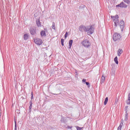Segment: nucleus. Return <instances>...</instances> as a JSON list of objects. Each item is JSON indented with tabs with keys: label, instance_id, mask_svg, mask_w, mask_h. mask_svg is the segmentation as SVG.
Masks as SVG:
<instances>
[{
	"label": "nucleus",
	"instance_id": "nucleus-8",
	"mask_svg": "<svg viewBox=\"0 0 130 130\" xmlns=\"http://www.w3.org/2000/svg\"><path fill=\"white\" fill-rule=\"evenodd\" d=\"M29 31L31 35H35V34H36V28L35 27L30 28Z\"/></svg>",
	"mask_w": 130,
	"mask_h": 130
},
{
	"label": "nucleus",
	"instance_id": "nucleus-23",
	"mask_svg": "<svg viewBox=\"0 0 130 130\" xmlns=\"http://www.w3.org/2000/svg\"><path fill=\"white\" fill-rule=\"evenodd\" d=\"M126 103L127 105H130V100H127L126 101Z\"/></svg>",
	"mask_w": 130,
	"mask_h": 130
},
{
	"label": "nucleus",
	"instance_id": "nucleus-19",
	"mask_svg": "<svg viewBox=\"0 0 130 130\" xmlns=\"http://www.w3.org/2000/svg\"><path fill=\"white\" fill-rule=\"evenodd\" d=\"M107 102H108V98L107 97L105 99V102H104V105H106L107 104Z\"/></svg>",
	"mask_w": 130,
	"mask_h": 130
},
{
	"label": "nucleus",
	"instance_id": "nucleus-14",
	"mask_svg": "<svg viewBox=\"0 0 130 130\" xmlns=\"http://www.w3.org/2000/svg\"><path fill=\"white\" fill-rule=\"evenodd\" d=\"M104 82H105V77L103 76L101 80V84H103Z\"/></svg>",
	"mask_w": 130,
	"mask_h": 130
},
{
	"label": "nucleus",
	"instance_id": "nucleus-13",
	"mask_svg": "<svg viewBox=\"0 0 130 130\" xmlns=\"http://www.w3.org/2000/svg\"><path fill=\"white\" fill-rule=\"evenodd\" d=\"M74 41H73V40H71L70 41H69V49H71V48H72V45H73V42Z\"/></svg>",
	"mask_w": 130,
	"mask_h": 130
},
{
	"label": "nucleus",
	"instance_id": "nucleus-35",
	"mask_svg": "<svg viewBox=\"0 0 130 130\" xmlns=\"http://www.w3.org/2000/svg\"><path fill=\"white\" fill-rule=\"evenodd\" d=\"M54 95H57V94H54Z\"/></svg>",
	"mask_w": 130,
	"mask_h": 130
},
{
	"label": "nucleus",
	"instance_id": "nucleus-28",
	"mask_svg": "<svg viewBox=\"0 0 130 130\" xmlns=\"http://www.w3.org/2000/svg\"><path fill=\"white\" fill-rule=\"evenodd\" d=\"M127 99L130 100V93L128 94V98H127Z\"/></svg>",
	"mask_w": 130,
	"mask_h": 130
},
{
	"label": "nucleus",
	"instance_id": "nucleus-6",
	"mask_svg": "<svg viewBox=\"0 0 130 130\" xmlns=\"http://www.w3.org/2000/svg\"><path fill=\"white\" fill-rule=\"evenodd\" d=\"M34 42L36 43V44H37V45H41V44L43 43L42 40L38 38L35 39Z\"/></svg>",
	"mask_w": 130,
	"mask_h": 130
},
{
	"label": "nucleus",
	"instance_id": "nucleus-9",
	"mask_svg": "<svg viewBox=\"0 0 130 130\" xmlns=\"http://www.w3.org/2000/svg\"><path fill=\"white\" fill-rule=\"evenodd\" d=\"M46 31H47V29L44 28V30H42L40 32L41 37H46Z\"/></svg>",
	"mask_w": 130,
	"mask_h": 130
},
{
	"label": "nucleus",
	"instance_id": "nucleus-20",
	"mask_svg": "<svg viewBox=\"0 0 130 130\" xmlns=\"http://www.w3.org/2000/svg\"><path fill=\"white\" fill-rule=\"evenodd\" d=\"M52 29L55 30V23L54 22L52 23Z\"/></svg>",
	"mask_w": 130,
	"mask_h": 130
},
{
	"label": "nucleus",
	"instance_id": "nucleus-16",
	"mask_svg": "<svg viewBox=\"0 0 130 130\" xmlns=\"http://www.w3.org/2000/svg\"><path fill=\"white\" fill-rule=\"evenodd\" d=\"M122 52H123L122 49H119L118 52V56H120V54H121Z\"/></svg>",
	"mask_w": 130,
	"mask_h": 130
},
{
	"label": "nucleus",
	"instance_id": "nucleus-34",
	"mask_svg": "<svg viewBox=\"0 0 130 130\" xmlns=\"http://www.w3.org/2000/svg\"><path fill=\"white\" fill-rule=\"evenodd\" d=\"M14 130H17V128H14Z\"/></svg>",
	"mask_w": 130,
	"mask_h": 130
},
{
	"label": "nucleus",
	"instance_id": "nucleus-26",
	"mask_svg": "<svg viewBox=\"0 0 130 130\" xmlns=\"http://www.w3.org/2000/svg\"><path fill=\"white\" fill-rule=\"evenodd\" d=\"M68 37V32H66L65 35H64V38H67Z\"/></svg>",
	"mask_w": 130,
	"mask_h": 130
},
{
	"label": "nucleus",
	"instance_id": "nucleus-2",
	"mask_svg": "<svg viewBox=\"0 0 130 130\" xmlns=\"http://www.w3.org/2000/svg\"><path fill=\"white\" fill-rule=\"evenodd\" d=\"M81 44L82 45H83V46H84V47L86 48H88L91 46V43H90V41L87 39L83 40L82 42H81Z\"/></svg>",
	"mask_w": 130,
	"mask_h": 130
},
{
	"label": "nucleus",
	"instance_id": "nucleus-11",
	"mask_svg": "<svg viewBox=\"0 0 130 130\" xmlns=\"http://www.w3.org/2000/svg\"><path fill=\"white\" fill-rule=\"evenodd\" d=\"M36 24L38 27H41L42 26L41 22H40V20L39 19L37 20Z\"/></svg>",
	"mask_w": 130,
	"mask_h": 130
},
{
	"label": "nucleus",
	"instance_id": "nucleus-3",
	"mask_svg": "<svg viewBox=\"0 0 130 130\" xmlns=\"http://www.w3.org/2000/svg\"><path fill=\"white\" fill-rule=\"evenodd\" d=\"M94 30H95V28L92 26H87L86 32H87L88 34H93Z\"/></svg>",
	"mask_w": 130,
	"mask_h": 130
},
{
	"label": "nucleus",
	"instance_id": "nucleus-30",
	"mask_svg": "<svg viewBox=\"0 0 130 130\" xmlns=\"http://www.w3.org/2000/svg\"><path fill=\"white\" fill-rule=\"evenodd\" d=\"M68 128H72V126H68Z\"/></svg>",
	"mask_w": 130,
	"mask_h": 130
},
{
	"label": "nucleus",
	"instance_id": "nucleus-21",
	"mask_svg": "<svg viewBox=\"0 0 130 130\" xmlns=\"http://www.w3.org/2000/svg\"><path fill=\"white\" fill-rule=\"evenodd\" d=\"M124 3H126V4H127V5H129L130 4V1L129 0H123Z\"/></svg>",
	"mask_w": 130,
	"mask_h": 130
},
{
	"label": "nucleus",
	"instance_id": "nucleus-15",
	"mask_svg": "<svg viewBox=\"0 0 130 130\" xmlns=\"http://www.w3.org/2000/svg\"><path fill=\"white\" fill-rule=\"evenodd\" d=\"M127 115H128L127 111H126L125 114V118H124V120L125 121H127V119H128V116Z\"/></svg>",
	"mask_w": 130,
	"mask_h": 130
},
{
	"label": "nucleus",
	"instance_id": "nucleus-29",
	"mask_svg": "<svg viewBox=\"0 0 130 130\" xmlns=\"http://www.w3.org/2000/svg\"><path fill=\"white\" fill-rule=\"evenodd\" d=\"M82 82H83V83H85V82H86V79H83L82 80Z\"/></svg>",
	"mask_w": 130,
	"mask_h": 130
},
{
	"label": "nucleus",
	"instance_id": "nucleus-27",
	"mask_svg": "<svg viewBox=\"0 0 130 130\" xmlns=\"http://www.w3.org/2000/svg\"><path fill=\"white\" fill-rule=\"evenodd\" d=\"M85 84L87 85V86H89V85H90V83L88 82H85Z\"/></svg>",
	"mask_w": 130,
	"mask_h": 130
},
{
	"label": "nucleus",
	"instance_id": "nucleus-24",
	"mask_svg": "<svg viewBox=\"0 0 130 130\" xmlns=\"http://www.w3.org/2000/svg\"><path fill=\"white\" fill-rule=\"evenodd\" d=\"M76 127L77 130H81L82 128H83V127H80L78 126H76Z\"/></svg>",
	"mask_w": 130,
	"mask_h": 130
},
{
	"label": "nucleus",
	"instance_id": "nucleus-33",
	"mask_svg": "<svg viewBox=\"0 0 130 130\" xmlns=\"http://www.w3.org/2000/svg\"><path fill=\"white\" fill-rule=\"evenodd\" d=\"M31 96H33V92H31Z\"/></svg>",
	"mask_w": 130,
	"mask_h": 130
},
{
	"label": "nucleus",
	"instance_id": "nucleus-1",
	"mask_svg": "<svg viewBox=\"0 0 130 130\" xmlns=\"http://www.w3.org/2000/svg\"><path fill=\"white\" fill-rule=\"evenodd\" d=\"M118 15H115V16H112V19H113V21L114 22L115 26L117 27L118 25H119L121 31H123V29L124 28V21L122 20L119 23V20H118Z\"/></svg>",
	"mask_w": 130,
	"mask_h": 130
},
{
	"label": "nucleus",
	"instance_id": "nucleus-17",
	"mask_svg": "<svg viewBox=\"0 0 130 130\" xmlns=\"http://www.w3.org/2000/svg\"><path fill=\"white\" fill-rule=\"evenodd\" d=\"M114 60L115 63H116V64H118V58H117V56H116L114 58Z\"/></svg>",
	"mask_w": 130,
	"mask_h": 130
},
{
	"label": "nucleus",
	"instance_id": "nucleus-5",
	"mask_svg": "<svg viewBox=\"0 0 130 130\" xmlns=\"http://www.w3.org/2000/svg\"><path fill=\"white\" fill-rule=\"evenodd\" d=\"M79 30L80 32H87V26L85 25H80L79 27Z\"/></svg>",
	"mask_w": 130,
	"mask_h": 130
},
{
	"label": "nucleus",
	"instance_id": "nucleus-31",
	"mask_svg": "<svg viewBox=\"0 0 130 130\" xmlns=\"http://www.w3.org/2000/svg\"><path fill=\"white\" fill-rule=\"evenodd\" d=\"M15 128H17V124H16V123H15Z\"/></svg>",
	"mask_w": 130,
	"mask_h": 130
},
{
	"label": "nucleus",
	"instance_id": "nucleus-25",
	"mask_svg": "<svg viewBox=\"0 0 130 130\" xmlns=\"http://www.w3.org/2000/svg\"><path fill=\"white\" fill-rule=\"evenodd\" d=\"M60 121L61 122H64V118L63 117L61 118V119H60Z\"/></svg>",
	"mask_w": 130,
	"mask_h": 130
},
{
	"label": "nucleus",
	"instance_id": "nucleus-22",
	"mask_svg": "<svg viewBox=\"0 0 130 130\" xmlns=\"http://www.w3.org/2000/svg\"><path fill=\"white\" fill-rule=\"evenodd\" d=\"M63 42H64V40L63 39H61V45L63 46Z\"/></svg>",
	"mask_w": 130,
	"mask_h": 130
},
{
	"label": "nucleus",
	"instance_id": "nucleus-10",
	"mask_svg": "<svg viewBox=\"0 0 130 130\" xmlns=\"http://www.w3.org/2000/svg\"><path fill=\"white\" fill-rule=\"evenodd\" d=\"M122 125H123V119L121 120V123H120L119 126L118 127L117 130H121V127H122Z\"/></svg>",
	"mask_w": 130,
	"mask_h": 130
},
{
	"label": "nucleus",
	"instance_id": "nucleus-7",
	"mask_svg": "<svg viewBox=\"0 0 130 130\" xmlns=\"http://www.w3.org/2000/svg\"><path fill=\"white\" fill-rule=\"evenodd\" d=\"M116 8H127V5L122 2L120 4L116 5Z\"/></svg>",
	"mask_w": 130,
	"mask_h": 130
},
{
	"label": "nucleus",
	"instance_id": "nucleus-12",
	"mask_svg": "<svg viewBox=\"0 0 130 130\" xmlns=\"http://www.w3.org/2000/svg\"><path fill=\"white\" fill-rule=\"evenodd\" d=\"M23 39L24 40H28V39H29V36L28 34H25L23 35Z\"/></svg>",
	"mask_w": 130,
	"mask_h": 130
},
{
	"label": "nucleus",
	"instance_id": "nucleus-18",
	"mask_svg": "<svg viewBox=\"0 0 130 130\" xmlns=\"http://www.w3.org/2000/svg\"><path fill=\"white\" fill-rule=\"evenodd\" d=\"M29 103H30V106H29V112H31V109L32 108V101H30Z\"/></svg>",
	"mask_w": 130,
	"mask_h": 130
},
{
	"label": "nucleus",
	"instance_id": "nucleus-4",
	"mask_svg": "<svg viewBox=\"0 0 130 130\" xmlns=\"http://www.w3.org/2000/svg\"><path fill=\"white\" fill-rule=\"evenodd\" d=\"M120 38H121V36L117 32H115L113 35L114 41H117V40H119Z\"/></svg>",
	"mask_w": 130,
	"mask_h": 130
},
{
	"label": "nucleus",
	"instance_id": "nucleus-32",
	"mask_svg": "<svg viewBox=\"0 0 130 130\" xmlns=\"http://www.w3.org/2000/svg\"><path fill=\"white\" fill-rule=\"evenodd\" d=\"M33 98H34L33 95H31V99H33Z\"/></svg>",
	"mask_w": 130,
	"mask_h": 130
}]
</instances>
